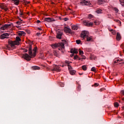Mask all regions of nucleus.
<instances>
[{
  "label": "nucleus",
  "mask_w": 124,
  "mask_h": 124,
  "mask_svg": "<svg viewBox=\"0 0 124 124\" xmlns=\"http://www.w3.org/2000/svg\"><path fill=\"white\" fill-rule=\"evenodd\" d=\"M103 90H104V89L101 88V89L100 90V92H102V91H103Z\"/></svg>",
  "instance_id": "56"
},
{
  "label": "nucleus",
  "mask_w": 124,
  "mask_h": 124,
  "mask_svg": "<svg viewBox=\"0 0 124 124\" xmlns=\"http://www.w3.org/2000/svg\"><path fill=\"white\" fill-rule=\"evenodd\" d=\"M61 52L62 54H63L64 53V51L62 49L61 50Z\"/></svg>",
  "instance_id": "57"
},
{
  "label": "nucleus",
  "mask_w": 124,
  "mask_h": 124,
  "mask_svg": "<svg viewBox=\"0 0 124 124\" xmlns=\"http://www.w3.org/2000/svg\"><path fill=\"white\" fill-rule=\"evenodd\" d=\"M80 4L82 5H90V4H91V2L87 0H82L80 2Z\"/></svg>",
  "instance_id": "5"
},
{
  "label": "nucleus",
  "mask_w": 124,
  "mask_h": 124,
  "mask_svg": "<svg viewBox=\"0 0 124 124\" xmlns=\"http://www.w3.org/2000/svg\"><path fill=\"white\" fill-rule=\"evenodd\" d=\"M82 69L83 70H84V71H86L87 70V65H84L82 66Z\"/></svg>",
  "instance_id": "24"
},
{
  "label": "nucleus",
  "mask_w": 124,
  "mask_h": 124,
  "mask_svg": "<svg viewBox=\"0 0 124 124\" xmlns=\"http://www.w3.org/2000/svg\"><path fill=\"white\" fill-rule=\"evenodd\" d=\"M85 59H86V56L81 55V60H85Z\"/></svg>",
  "instance_id": "38"
},
{
  "label": "nucleus",
  "mask_w": 124,
  "mask_h": 124,
  "mask_svg": "<svg viewBox=\"0 0 124 124\" xmlns=\"http://www.w3.org/2000/svg\"><path fill=\"white\" fill-rule=\"evenodd\" d=\"M120 3L123 7H124V0H120Z\"/></svg>",
  "instance_id": "27"
},
{
  "label": "nucleus",
  "mask_w": 124,
  "mask_h": 124,
  "mask_svg": "<svg viewBox=\"0 0 124 124\" xmlns=\"http://www.w3.org/2000/svg\"><path fill=\"white\" fill-rule=\"evenodd\" d=\"M18 34L19 36H22V35H25L26 34V33H25V32L23 31H18Z\"/></svg>",
  "instance_id": "17"
},
{
  "label": "nucleus",
  "mask_w": 124,
  "mask_h": 124,
  "mask_svg": "<svg viewBox=\"0 0 124 124\" xmlns=\"http://www.w3.org/2000/svg\"><path fill=\"white\" fill-rule=\"evenodd\" d=\"M72 30H74V31H77L78 30V26L77 25L72 26Z\"/></svg>",
  "instance_id": "18"
},
{
  "label": "nucleus",
  "mask_w": 124,
  "mask_h": 124,
  "mask_svg": "<svg viewBox=\"0 0 124 124\" xmlns=\"http://www.w3.org/2000/svg\"><path fill=\"white\" fill-rule=\"evenodd\" d=\"M70 73L71 75H74L76 73V71L72 70L70 71Z\"/></svg>",
  "instance_id": "22"
},
{
  "label": "nucleus",
  "mask_w": 124,
  "mask_h": 124,
  "mask_svg": "<svg viewBox=\"0 0 124 124\" xmlns=\"http://www.w3.org/2000/svg\"><path fill=\"white\" fill-rule=\"evenodd\" d=\"M8 36H9L8 33H4L0 35V39H4V38H8Z\"/></svg>",
  "instance_id": "7"
},
{
  "label": "nucleus",
  "mask_w": 124,
  "mask_h": 124,
  "mask_svg": "<svg viewBox=\"0 0 124 124\" xmlns=\"http://www.w3.org/2000/svg\"><path fill=\"white\" fill-rule=\"evenodd\" d=\"M7 48L8 50H11V47H9V46H7Z\"/></svg>",
  "instance_id": "49"
},
{
  "label": "nucleus",
  "mask_w": 124,
  "mask_h": 124,
  "mask_svg": "<svg viewBox=\"0 0 124 124\" xmlns=\"http://www.w3.org/2000/svg\"><path fill=\"white\" fill-rule=\"evenodd\" d=\"M120 59H117L114 61V63H117L118 62H119Z\"/></svg>",
  "instance_id": "44"
},
{
  "label": "nucleus",
  "mask_w": 124,
  "mask_h": 124,
  "mask_svg": "<svg viewBox=\"0 0 124 124\" xmlns=\"http://www.w3.org/2000/svg\"><path fill=\"white\" fill-rule=\"evenodd\" d=\"M123 100H124V98H123Z\"/></svg>",
  "instance_id": "64"
},
{
  "label": "nucleus",
  "mask_w": 124,
  "mask_h": 124,
  "mask_svg": "<svg viewBox=\"0 0 124 124\" xmlns=\"http://www.w3.org/2000/svg\"><path fill=\"white\" fill-rule=\"evenodd\" d=\"M38 30H39V31H42V29H41L39 27L38 28Z\"/></svg>",
  "instance_id": "54"
},
{
  "label": "nucleus",
  "mask_w": 124,
  "mask_h": 124,
  "mask_svg": "<svg viewBox=\"0 0 124 124\" xmlns=\"http://www.w3.org/2000/svg\"><path fill=\"white\" fill-rule=\"evenodd\" d=\"M16 24L17 25H20V24H21V22L20 21H17V22H16Z\"/></svg>",
  "instance_id": "52"
},
{
  "label": "nucleus",
  "mask_w": 124,
  "mask_h": 124,
  "mask_svg": "<svg viewBox=\"0 0 124 124\" xmlns=\"http://www.w3.org/2000/svg\"><path fill=\"white\" fill-rule=\"evenodd\" d=\"M88 18H89L90 19H92V18H93V15H89Z\"/></svg>",
  "instance_id": "40"
},
{
  "label": "nucleus",
  "mask_w": 124,
  "mask_h": 124,
  "mask_svg": "<svg viewBox=\"0 0 124 124\" xmlns=\"http://www.w3.org/2000/svg\"><path fill=\"white\" fill-rule=\"evenodd\" d=\"M104 2V0H98V4H102Z\"/></svg>",
  "instance_id": "25"
},
{
  "label": "nucleus",
  "mask_w": 124,
  "mask_h": 124,
  "mask_svg": "<svg viewBox=\"0 0 124 124\" xmlns=\"http://www.w3.org/2000/svg\"><path fill=\"white\" fill-rule=\"evenodd\" d=\"M36 35H37L38 36H39V35H41V33L38 32V33H36Z\"/></svg>",
  "instance_id": "47"
},
{
  "label": "nucleus",
  "mask_w": 124,
  "mask_h": 124,
  "mask_svg": "<svg viewBox=\"0 0 124 124\" xmlns=\"http://www.w3.org/2000/svg\"><path fill=\"white\" fill-rule=\"evenodd\" d=\"M24 3L25 5H27V4H29V3H31V2L30 1H24Z\"/></svg>",
  "instance_id": "31"
},
{
  "label": "nucleus",
  "mask_w": 124,
  "mask_h": 124,
  "mask_svg": "<svg viewBox=\"0 0 124 124\" xmlns=\"http://www.w3.org/2000/svg\"><path fill=\"white\" fill-rule=\"evenodd\" d=\"M59 47H60V48H58V50H62V49H64V48H62V46H59Z\"/></svg>",
  "instance_id": "48"
},
{
  "label": "nucleus",
  "mask_w": 124,
  "mask_h": 124,
  "mask_svg": "<svg viewBox=\"0 0 124 124\" xmlns=\"http://www.w3.org/2000/svg\"><path fill=\"white\" fill-rule=\"evenodd\" d=\"M37 24H39V23H40V20H37Z\"/></svg>",
  "instance_id": "55"
},
{
  "label": "nucleus",
  "mask_w": 124,
  "mask_h": 124,
  "mask_svg": "<svg viewBox=\"0 0 124 124\" xmlns=\"http://www.w3.org/2000/svg\"><path fill=\"white\" fill-rule=\"evenodd\" d=\"M0 26H1V23H0Z\"/></svg>",
  "instance_id": "63"
},
{
  "label": "nucleus",
  "mask_w": 124,
  "mask_h": 124,
  "mask_svg": "<svg viewBox=\"0 0 124 124\" xmlns=\"http://www.w3.org/2000/svg\"><path fill=\"white\" fill-rule=\"evenodd\" d=\"M23 51L24 53H27V52H28V49L26 48H23Z\"/></svg>",
  "instance_id": "43"
},
{
  "label": "nucleus",
  "mask_w": 124,
  "mask_h": 124,
  "mask_svg": "<svg viewBox=\"0 0 124 124\" xmlns=\"http://www.w3.org/2000/svg\"><path fill=\"white\" fill-rule=\"evenodd\" d=\"M64 20L65 21H68V18H64Z\"/></svg>",
  "instance_id": "50"
},
{
  "label": "nucleus",
  "mask_w": 124,
  "mask_h": 124,
  "mask_svg": "<svg viewBox=\"0 0 124 124\" xmlns=\"http://www.w3.org/2000/svg\"><path fill=\"white\" fill-rule=\"evenodd\" d=\"M121 48L123 49V48H124V44H121Z\"/></svg>",
  "instance_id": "51"
},
{
  "label": "nucleus",
  "mask_w": 124,
  "mask_h": 124,
  "mask_svg": "<svg viewBox=\"0 0 124 124\" xmlns=\"http://www.w3.org/2000/svg\"><path fill=\"white\" fill-rule=\"evenodd\" d=\"M62 63L64 66H66V63L69 64V63H71V62H69L68 61H65V62H63Z\"/></svg>",
  "instance_id": "23"
},
{
  "label": "nucleus",
  "mask_w": 124,
  "mask_h": 124,
  "mask_svg": "<svg viewBox=\"0 0 124 124\" xmlns=\"http://www.w3.org/2000/svg\"><path fill=\"white\" fill-rule=\"evenodd\" d=\"M11 25H13V24H5V25H3L2 26H1L0 29V30H2V31H5V30H6V29H7V28H9V27H11Z\"/></svg>",
  "instance_id": "6"
},
{
  "label": "nucleus",
  "mask_w": 124,
  "mask_h": 124,
  "mask_svg": "<svg viewBox=\"0 0 124 124\" xmlns=\"http://www.w3.org/2000/svg\"><path fill=\"white\" fill-rule=\"evenodd\" d=\"M86 41H87V42H92L93 41V37L89 36V35L85 38V39H84Z\"/></svg>",
  "instance_id": "10"
},
{
  "label": "nucleus",
  "mask_w": 124,
  "mask_h": 124,
  "mask_svg": "<svg viewBox=\"0 0 124 124\" xmlns=\"http://www.w3.org/2000/svg\"><path fill=\"white\" fill-rule=\"evenodd\" d=\"M12 1L15 3L16 5H18L20 2V0H12Z\"/></svg>",
  "instance_id": "20"
},
{
  "label": "nucleus",
  "mask_w": 124,
  "mask_h": 124,
  "mask_svg": "<svg viewBox=\"0 0 124 124\" xmlns=\"http://www.w3.org/2000/svg\"><path fill=\"white\" fill-rule=\"evenodd\" d=\"M95 67H93L91 69V71H93L94 72L96 71Z\"/></svg>",
  "instance_id": "33"
},
{
  "label": "nucleus",
  "mask_w": 124,
  "mask_h": 124,
  "mask_svg": "<svg viewBox=\"0 0 124 124\" xmlns=\"http://www.w3.org/2000/svg\"><path fill=\"white\" fill-rule=\"evenodd\" d=\"M101 12H102V10H101V9H98L96 11V13L98 14L101 13Z\"/></svg>",
  "instance_id": "30"
},
{
  "label": "nucleus",
  "mask_w": 124,
  "mask_h": 124,
  "mask_svg": "<svg viewBox=\"0 0 124 124\" xmlns=\"http://www.w3.org/2000/svg\"><path fill=\"white\" fill-rule=\"evenodd\" d=\"M45 22H54L55 21L54 19H52L51 17H46L44 19Z\"/></svg>",
  "instance_id": "14"
},
{
  "label": "nucleus",
  "mask_w": 124,
  "mask_h": 124,
  "mask_svg": "<svg viewBox=\"0 0 124 124\" xmlns=\"http://www.w3.org/2000/svg\"><path fill=\"white\" fill-rule=\"evenodd\" d=\"M114 11L116 12H119V10L117 8H114Z\"/></svg>",
  "instance_id": "45"
},
{
  "label": "nucleus",
  "mask_w": 124,
  "mask_h": 124,
  "mask_svg": "<svg viewBox=\"0 0 124 124\" xmlns=\"http://www.w3.org/2000/svg\"><path fill=\"white\" fill-rule=\"evenodd\" d=\"M2 9H4L5 11H6L7 10H8V9L7 8H5L4 6L1 7Z\"/></svg>",
  "instance_id": "35"
},
{
  "label": "nucleus",
  "mask_w": 124,
  "mask_h": 124,
  "mask_svg": "<svg viewBox=\"0 0 124 124\" xmlns=\"http://www.w3.org/2000/svg\"><path fill=\"white\" fill-rule=\"evenodd\" d=\"M71 54H78V49L76 48H72L70 50Z\"/></svg>",
  "instance_id": "12"
},
{
  "label": "nucleus",
  "mask_w": 124,
  "mask_h": 124,
  "mask_svg": "<svg viewBox=\"0 0 124 124\" xmlns=\"http://www.w3.org/2000/svg\"><path fill=\"white\" fill-rule=\"evenodd\" d=\"M16 14H17V13H18V11H17L16 12Z\"/></svg>",
  "instance_id": "61"
},
{
  "label": "nucleus",
  "mask_w": 124,
  "mask_h": 124,
  "mask_svg": "<svg viewBox=\"0 0 124 124\" xmlns=\"http://www.w3.org/2000/svg\"><path fill=\"white\" fill-rule=\"evenodd\" d=\"M26 48L28 49L29 54L27 53H25L24 54L23 57H24V59L26 60V61H31V58H33L35 57L36 54V49L37 47H35L33 49V53H32V47L31 45H29L27 46Z\"/></svg>",
  "instance_id": "1"
},
{
  "label": "nucleus",
  "mask_w": 124,
  "mask_h": 124,
  "mask_svg": "<svg viewBox=\"0 0 124 124\" xmlns=\"http://www.w3.org/2000/svg\"><path fill=\"white\" fill-rule=\"evenodd\" d=\"M89 35V32L88 31H82L80 34V37L82 38V39H86V38Z\"/></svg>",
  "instance_id": "4"
},
{
  "label": "nucleus",
  "mask_w": 124,
  "mask_h": 124,
  "mask_svg": "<svg viewBox=\"0 0 124 124\" xmlns=\"http://www.w3.org/2000/svg\"><path fill=\"white\" fill-rule=\"evenodd\" d=\"M83 25L86 26V27H90V26H93V22H88L87 21L85 20L83 21Z\"/></svg>",
  "instance_id": "8"
},
{
  "label": "nucleus",
  "mask_w": 124,
  "mask_h": 124,
  "mask_svg": "<svg viewBox=\"0 0 124 124\" xmlns=\"http://www.w3.org/2000/svg\"><path fill=\"white\" fill-rule=\"evenodd\" d=\"M83 54H84V51L79 50V55H83Z\"/></svg>",
  "instance_id": "39"
},
{
  "label": "nucleus",
  "mask_w": 124,
  "mask_h": 124,
  "mask_svg": "<svg viewBox=\"0 0 124 124\" xmlns=\"http://www.w3.org/2000/svg\"><path fill=\"white\" fill-rule=\"evenodd\" d=\"M62 32L61 31H58L57 32V34L56 35L57 38H58V39H62Z\"/></svg>",
  "instance_id": "9"
},
{
  "label": "nucleus",
  "mask_w": 124,
  "mask_h": 124,
  "mask_svg": "<svg viewBox=\"0 0 124 124\" xmlns=\"http://www.w3.org/2000/svg\"><path fill=\"white\" fill-rule=\"evenodd\" d=\"M20 13H19V14H20V16H23V15H24V14H23V12L22 11H21V10H20Z\"/></svg>",
  "instance_id": "37"
},
{
  "label": "nucleus",
  "mask_w": 124,
  "mask_h": 124,
  "mask_svg": "<svg viewBox=\"0 0 124 124\" xmlns=\"http://www.w3.org/2000/svg\"><path fill=\"white\" fill-rule=\"evenodd\" d=\"M122 39V37L121 36V34L119 32H117L116 34V40L117 41H120V40Z\"/></svg>",
  "instance_id": "15"
},
{
  "label": "nucleus",
  "mask_w": 124,
  "mask_h": 124,
  "mask_svg": "<svg viewBox=\"0 0 124 124\" xmlns=\"http://www.w3.org/2000/svg\"><path fill=\"white\" fill-rule=\"evenodd\" d=\"M59 85L60 86H61V87H62V88L64 87V83H62V82H60L59 83Z\"/></svg>",
  "instance_id": "29"
},
{
  "label": "nucleus",
  "mask_w": 124,
  "mask_h": 124,
  "mask_svg": "<svg viewBox=\"0 0 124 124\" xmlns=\"http://www.w3.org/2000/svg\"><path fill=\"white\" fill-rule=\"evenodd\" d=\"M109 31H110V32H111L112 34H113L114 35L116 34V31L113 29H109Z\"/></svg>",
  "instance_id": "21"
},
{
  "label": "nucleus",
  "mask_w": 124,
  "mask_h": 124,
  "mask_svg": "<svg viewBox=\"0 0 124 124\" xmlns=\"http://www.w3.org/2000/svg\"><path fill=\"white\" fill-rule=\"evenodd\" d=\"M114 106L115 107H119V103L117 102L114 103Z\"/></svg>",
  "instance_id": "34"
},
{
  "label": "nucleus",
  "mask_w": 124,
  "mask_h": 124,
  "mask_svg": "<svg viewBox=\"0 0 124 124\" xmlns=\"http://www.w3.org/2000/svg\"><path fill=\"white\" fill-rule=\"evenodd\" d=\"M76 42L77 44H80V43H81V40H77Z\"/></svg>",
  "instance_id": "32"
},
{
  "label": "nucleus",
  "mask_w": 124,
  "mask_h": 124,
  "mask_svg": "<svg viewBox=\"0 0 124 124\" xmlns=\"http://www.w3.org/2000/svg\"><path fill=\"white\" fill-rule=\"evenodd\" d=\"M67 66L68 67V69L70 70L71 69H72V67L69 65V64L67 65Z\"/></svg>",
  "instance_id": "36"
},
{
  "label": "nucleus",
  "mask_w": 124,
  "mask_h": 124,
  "mask_svg": "<svg viewBox=\"0 0 124 124\" xmlns=\"http://www.w3.org/2000/svg\"><path fill=\"white\" fill-rule=\"evenodd\" d=\"M94 23L95 25H99V22H98V21H95L94 22Z\"/></svg>",
  "instance_id": "41"
},
{
  "label": "nucleus",
  "mask_w": 124,
  "mask_h": 124,
  "mask_svg": "<svg viewBox=\"0 0 124 124\" xmlns=\"http://www.w3.org/2000/svg\"><path fill=\"white\" fill-rule=\"evenodd\" d=\"M78 60H79V61H80V60H82V58H78Z\"/></svg>",
  "instance_id": "59"
},
{
  "label": "nucleus",
  "mask_w": 124,
  "mask_h": 124,
  "mask_svg": "<svg viewBox=\"0 0 124 124\" xmlns=\"http://www.w3.org/2000/svg\"><path fill=\"white\" fill-rule=\"evenodd\" d=\"M53 49H56L59 47H61L62 49H64V44L63 43H55L50 45Z\"/></svg>",
  "instance_id": "3"
},
{
  "label": "nucleus",
  "mask_w": 124,
  "mask_h": 124,
  "mask_svg": "<svg viewBox=\"0 0 124 124\" xmlns=\"http://www.w3.org/2000/svg\"><path fill=\"white\" fill-rule=\"evenodd\" d=\"M32 68L33 69V70H39V69H40V67L37 66H32Z\"/></svg>",
  "instance_id": "19"
},
{
  "label": "nucleus",
  "mask_w": 124,
  "mask_h": 124,
  "mask_svg": "<svg viewBox=\"0 0 124 124\" xmlns=\"http://www.w3.org/2000/svg\"><path fill=\"white\" fill-rule=\"evenodd\" d=\"M74 55V54H71V55H70V57H71V58H72Z\"/></svg>",
  "instance_id": "58"
},
{
  "label": "nucleus",
  "mask_w": 124,
  "mask_h": 124,
  "mask_svg": "<svg viewBox=\"0 0 124 124\" xmlns=\"http://www.w3.org/2000/svg\"><path fill=\"white\" fill-rule=\"evenodd\" d=\"M53 54L54 56H55V57L60 58V55L59 54V51H57L56 50H53Z\"/></svg>",
  "instance_id": "13"
},
{
  "label": "nucleus",
  "mask_w": 124,
  "mask_h": 124,
  "mask_svg": "<svg viewBox=\"0 0 124 124\" xmlns=\"http://www.w3.org/2000/svg\"><path fill=\"white\" fill-rule=\"evenodd\" d=\"M79 57L78 56V55H76L74 56V60H76L77 59H78Z\"/></svg>",
  "instance_id": "42"
},
{
  "label": "nucleus",
  "mask_w": 124,
  "mask_h": 124,
  "mask_svg": "<svg viewBox=\"0 0 124 124\" xmlns=\"http://www.w3.org/2000/svg\"><path fill=\"white\" fill-rule=\"evenodd\" d=\"M83 74H79V75H82Z\"/></svg>",
  "instance_id": "62"
},
{
  "label": "nucleus",
  "mask_w": 124,
  "mask_h": 124,
  "mask_svg": "<svg viewBox=\"0 0 124 124\" xmlns=\"http://www.w3.org/2000/svg\"><path fill=\"white\" fill-rule=\"evenodd\" d=\"M64 31L65 32H68L69 33H71V29L67 27H65L64 29Z\"/></svg>",
  "instance_id": "16"
},
{
  "label": "nucleus",
  "mask_w": 124,
  "mask_h": 124,
  "mask_svg": "<svg viewBox=\"0 0 124 124\" xmlns=\"http://www.w3.org/2000/svg\"><path fill=\"white\" fill-rule=\"evenodd\" d=\"M114 21L115 22H116L117 23H118L119 24V26H121L122 22L121 21L119 20L118 19H114Z\"/></svg>",
  "instance_id": "26"
},
{
  "label": "nucleus",
  "mask_w": 124,
  "mask_h": 124,
  "mask_svg": "<svg viewBox=\"0 0 124 124\" xmlns=\"http://www.w3.org/2000/svg\"><path fill=\"white\" fill-rule=\"evenodd\" d=\"M19 41H21V38L17 36L16 37V41L15 42L9 41L8 42V44L10 46H11L12 48H13L15 45H19L20 44V42Z\"/></svg>",
  "instance_id": "2"
},
{
  "label": "nucleus",
  "mask_w": 124,
  "mask_h": 124,
  "mask_svg": "<svg viewBox=\"0 0 124 124\" xmlns=\"http://www.w3.org/2000/svg\"><path fill=\"white\" fill-rule=\"evenodd\" d=\"M99 85V84L97 83H95L93 85H92V87H98V86Z\"/></svg>",
  "instance_id": "28"
},
{
  "label": "nucleus",
  "mask_w": 124,
  "mask_h": 124,
  "mask_svg": "<svg viewBox=\"0 0 124 124\" xmlns=\"http://www.w3.org/2000/svg\"><path fill=\"white\" fill-rule=\"evenodd\" d=\"M119 62H124V59H119Z\"/></svg>",
  "instance_id": "53"
},
{
  "label": "nucleus",
  "mask_w": 124,
  "mask_h": 124,
  "mask_svg": "<svg viewBox=\"0 0 124 124\" xmlns=\"http://www.w3.org/2000/svg\"><path fill=\"white\" fill-rule=\"evenodd\" d=\"M52 71H58V72H60V71H61V69H60V67L59 66L55 65L54 68L52 69Z\"/></svg>",
  "instance_id": "11"
},
{
  "label": "nucleus",
  "mask_w": 124,
  "mask_h": 124,
  "mask_svg": "<svg viewBox=\"0 0 124 124\" xmlns=\"http://www.w3.org/2000/svg\"><path fill=\"white\" fill-rule=\"evenodd\" d=\"M121 94H123V95H124V90H122V91L121 92Z\"/></svg>",
  "instance_id": "46"
},
{
  "label": "nucleus",
  "mask_w": 124,
  "mask_h": 124,
  "mask_svg": "<svg viewBox=\"0 0 124 124\" xmlns=\"http://www.w3.org/2000/svg\"><path fill=\"white\" fill-rule=\"evenodd\" d=\"M62 67H64V65L63 64L62 66Z\"/></svg>",
  "instance_id": "60"
}]
</instances>
